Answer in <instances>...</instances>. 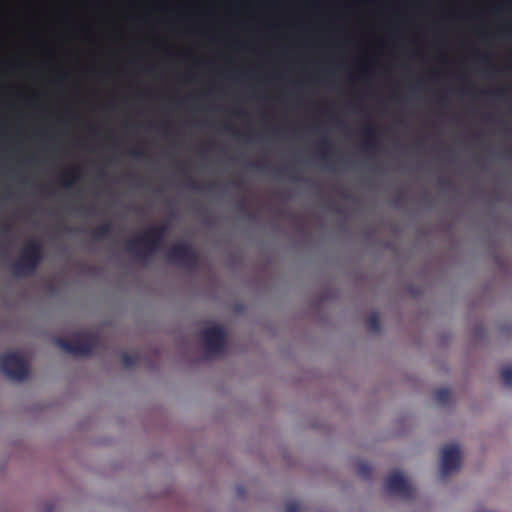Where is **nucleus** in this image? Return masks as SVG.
Wrapping results in <instances>:
<instances>
[{"mask_svg": "<svg viewBox=\"0 0 512 512\" xmlns=\"http://www.w3.org/2000/svg\"><path fill=\"white\" fill-rule=\"evenodd\" d=\"M467 127L466 126H463V129H466Z\"/></svg>", "mask_w": 512, "mask_h": 512, "instance_id": "11", "label": "nucleus"}, {"mask_svg": "<svg viewBox=\"0 0 512 512\" xmlns=\"http://www.w3.org/2000/svg\"><path fill=\"white\" fill-rule=\"evenodd\" d=\"M393 98L398 100V99H399V94L395 92V93L393 94Z\"/></svg>", "mask_w": 512, "mask_h": 512, "instance_id": "7", "label": "nucleus"}, {"mask_svg": "<svg viewBox=\"0 0 512 512\" xmlns=\"http://www.w3.org/2000/svg\"><path fill=\"white\" fill-rule=\"evenodd\" d=\"M508 90L504 87L497 88L495 90H482L479 95L487 98H494L502 100L506 98Z\"/></svg>", "mask_w": 512, "mask_h": 512, "instance_id": "2", "label": "nucleus"}, {"mask_svg": "<svg viewBox=\"0 0 512 512\" xmlns=\"http://www.w3.org/2000/svg\"><path fill=\"white\" fill-rule=\"evenodd\" d=\"M310 128L315 129V128H320V127L319 126H311Z\"/></svg>", "mask_w": 512, "mask_h": 512, "instance_id": "9", "label": "nucleus"}, {"mask_svg": "<svg viewBox=\"0 0 512 512\" xmlns=\"http://www.w3.org/2000/svg\"><path fill=\"white\" fill-rule=\"evenodd\" d=\"M149 94H150V91H145V92H143V93H140V95H141V96H147V95H149Z\"/></svg>", "mask_w": 512, "mask_h": 512, "instance_id": "6", "label": "nucleus"}, {"mask_svg": "<svg viewBox=\"0 0 512 512\" xmlns=\"http://www.w3.org/2000/svg\"><path fill=\"white\" fill-rule=\"evenodd\" d=\"M337 128H343V129H346V128H350V127H349V126H345V125H343V126H338Z\"/></svg>", "mask_w": 512, "mask_h": 512, "instance_id": "8", "label": "nucleus"}, {"mask_svg": "<svg viewBox=\"0 0 512 512\" xmlns=\"http://www.w3.org/2000/svg\"><path fill=\"white\" fill-rule=\"evenodd\" d=\"M174 102H176L178 105H181L183 104V99L182 98H173Z\"/></svg>", "mask_w": 512, "mask_h": 512, "instance_id": "4", "label": "nucleus"}, {"mask_svg": "<svg viewBox=\"0 0 512 512\" xmlns=\"http://www.w3.org/2000/svg\"><path fill=\"white\" fill-rule=\"evenodd\" d=\"M7 108L10 111H17L20 108L37 109L40 107V97L38 94L31 96H18L15 100L4 101L0 99V110Z\"/></svg>", "mask_w": 512, "mask_h": 512, "instance_id": "1", "label": "nucleus"}, {"mask_svg": "<svg viewBox=\"0 0 512 512\" xmlns=\"http://www.w3.org/2000/svg\"><path fill=\"white\" fill-rule=\"evenodd\" d=\"M463 92H465L467 94H470L472 92V89L471 88H466V89H463Z\"/></svg>", "mask_w": 512, "mask_h": 512, "instance_id": "5", "label": "nucleus"}, {"mask_svg": "<svg viewBox=\"0 0 512 512\" xmlns=\"http://www.w3.org/2000/svg\"><path fill=\"white\" fill-rule=\"evenodd\" d=\"M430 128H431V129H434L435 127H434V126H431Z\"/></svg>", "mask_w": 512, "mask_h": 512, "instance_id": "10", "label": "nucleus"}, {"mask_svg": "<svg viewBox=\"0 0 512 512\" xmlns=\"http://www.w3.org/2000/svg\"><path fill=\"white\" fill-rule=\"evenodd\" d=\"M360 128L370 129V128H383V127L382 126L372 125V124H367V125L361 126Z\"/></svg>", "mask_w": 512, "mask_h": 512, "instance_id": "3", "label": "nucleus"}]
</instances>
